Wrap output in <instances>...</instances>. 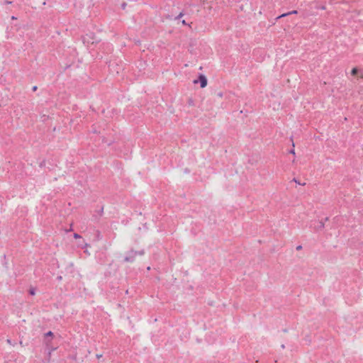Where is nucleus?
Instances as JSON below:
<instances>
[{
	"instance_id": "f257e3e1",
	"label": "nucleus",
	"mask_w": 363,
	"mask_h": 363,
	"mask_svg": "<svg viewBox=\"0 0 363 363\" xmlns=\"http://www.w3.org/2000/svg\"><path fill=\"white\" fill-rule=\"evenodd\" d=\"M199 82L201 83V88H204L207 86V79L204 75L201 74L199 76Z\"/></svg>"
},
{
	"instance_id": "f03ea898",
	"label": "nucleus",
	"mask_w": 363,
	"mask_h": 363,
	"mask_svg": "<svg viewBox=\"0 0 363 363\" xmlns=\"http://www.w3.org/2000/svg\"><path fill=\"white\" fill-rule=\"evenodd\" d=\"M296 13H297V11L294 10V11H291L289 13H283L281 16H279L278 18H282V17L286 16H288L289 14H296Z\"/></svg>"
},
{
	"instance_id": "7ed1b4c3",
	"label": "nucleus",
	"mask_w": 363,
	"mask_h": 363,
	"mask_svg": "<svg viewBox=\"0 0 363 363\" xmlns=\"http://www.w3.org/2000/svg\"><path fill=\"white\" fill-rule=\"evenodd\" d=\"M358 72V69L357 67H354L352 70H351V74L354 76L357 74Z\"/></svg>"
},
{
	"instance_id": "20e7f679",
	"label": "nucleus",
	"mask_w": 363,
	"mask_h": 363,
	"mask_svg": "<svg viewBox=\"0 0 363 363\" xmlns=\"http://www.w3.org/2000/svg\"><path fill=\"white\" fill-rule=\"evenodd\" d=\"M74 238L75 239H79V238H81V236L79 234H77V233H74Z\"/></svg>"
},
{
	"instance_id": "39448f33",
	"label": "nucleus",
	"mask_w": 363,
	"mask_h": 363,
	"mask_svg": "<svg viewBox=\"0 0 363 363\" xmlns=\"http://www.w3.org/2000/svg\"><path fill=\"white\" fill-rule=\"evenodd\" d=\"M52 335H53V333L51 331H49L48 333H47L45 334V336H52Z\"/></svg>"
},
{
	"instance_id": "423d86ee",
	"label": "nucleus",
	"mask_w": 363,
	"mask_h": 363,
	"mask_svg": "<svg viewBox=\"0 0 363 363\" xmlns=\"http://www.w3.org/2000/svg\"><path fill=\"white\" fill-rule=\"evenodd\" d=\"M301 246L297 247V250L301 249Z\"/></svg>"
},
{
	"instance_id": "0eeeda50",
	"label": "nucleus",
	"mask_w": 363,
	"mask_h": 363,
	"mask_svg": "<svg viewBox=\"0 0 363 363\" xmlns=\"http://www.w3.org/2000/svg\"><path fill=\"white\" fill-rule=\"evenodd\" d=\"M182 23H183V24H186L185 21H182Z\"/></svg>"
}]
</instances>
